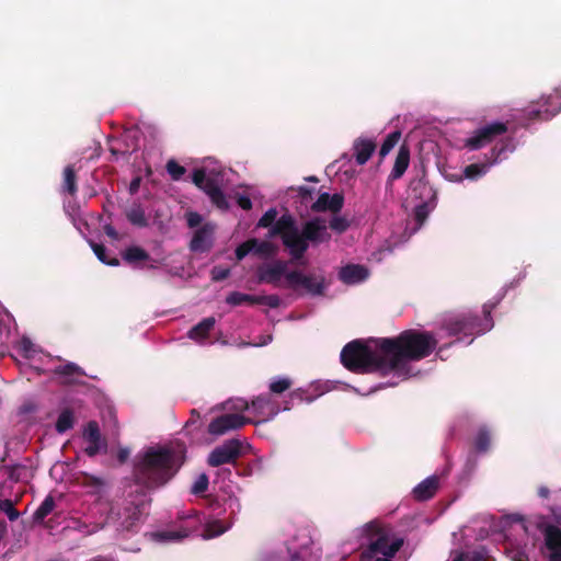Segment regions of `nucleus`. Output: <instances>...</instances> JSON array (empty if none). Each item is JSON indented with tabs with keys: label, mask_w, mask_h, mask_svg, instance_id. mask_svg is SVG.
Wrapping results in <instances>:
<instances>
[{
	"label": "nucleus",
	"mask_w": 561,
	"mask_h": 561,
	"mask_svg": "<svg viewBox=\"0 0 561 561\" xmlns=\"http://www.w3.org/2000/svg\"><path fill=\"white\" fill-rule=\"evenodd\" d=\"M240 453V442L236 439L227 440L210 453L208 457V463L213 467H217L224 463L232 462L239 457Z\"/></svg>",
	"instance_id": "obj_14"
},
{
	"label": "nucleus",
	"mask_w": 561,
	"mask_h": 561,
	"mask_svg": "<svg viewBox=\"0 0 561 561\" xmlns=\"http://www.w3.org/2000/svg\"><path fill=\"white\" fill-rule=\"evenodd\" d=\"M233 400H229L225 403L226 414L215 419L209 424V433L214 435H222L231 430H237L243 426L248 421H251L250 417L243 416L241 413L243 411H238L233 409Z\"/></svg>",
	"instance_id": "obj_8"
},
{
	"label": "nucleus",
	"mask_w": 561,
	"mask_h": 561,
	"mask_svg": "<svg viewBox=\"0 0 561 561\" xmlns=\"http://www.w3.org/2000/svg\"><path fill=\"white\" fill-rule=\"evenodd\" d=\"M402 543L403 541L400 538L379 536L362 553V561H392Z\"/></svg>",
	"instance_id": "obj_6"
},
{
	"label": "nucleus",
	"mask_w": 561,
	"mask_h": 561,
	"mask_svg": "<svg viewBox=\"0 0 561 561\" xmlns=\"http://www.w3.org/2000/svg\"><path fill=\"white\" fill-rule=\"evenodd\" d=\"M90 515L92 518H95V522L88 533L93 534L104 528L105 525L110 523L113 518V510L108 502L98 501L90 508Z\"/></svg>",
	"instance_id": "obj_15"
},
{
	"label": "nucleus",
	"mask_w": 561,
	"mask_h": 561,
	"mask_svg": "<svg viewBox=\"0 0 561 561\" xmlns=\"http://www.w3.org/2000/svg\"><path fill=\"white\" fill-rule=\"evenodd\" d=\"M453 561H463V556L462 553H458L454 557Z\"/></svg>",
	"instance_id": "obj_54"
},
{
	"label": "nucleus",
	"mask_w": 561,
	"mask_h": 561,
	"mask_svg": "<svg viewBox=\"0 0 561 561\" xmlns=\"http://www.w3.org/2000/svg\"><path fill=\"white\" fill-rule=\"evenodd\" d=\"M124 259L129 263H138L147 260L148 255L142 249L138 247H131L125 251Z\"/></svg>",
	"instance_id": "obj_32"
},
{
	"label": "nucleus",
	"mask_w": 561,
	"mask_h": 561,
	"mask_svg": "<svg viewBox=\"0 0 561 561\" xmlns=\"http://www.w3.org/2000/svg\"><path fill=\"white\" fill-rule=\"evenodd\" d=\"M409 150L405 147H401L397 154L394 167L391 172L392 178L398 179L405 172L409 165Z\"/></svg>",
	"instance_id": "obj_25"
},
{
	"label": "nucleus",
	"mask_w": 561,
	"mask_h": 561,
	"mask_svg": "<svg viewBox=\"0 0 561 561\" xmlns=\"http://www.w3.org/2000/svg\"><path fill=\"white\" fill-rule=\"evenodd\" d=\"M211 275L215 280H221L229 275V270L222 267H214L211 271Z\"/></svg>",
	"instance_id": "obj_47"
},
{
	"label": "nucleus",
	"mask_w": 561,
	"mask_h": 561,
	"mask_svg": "<svg viewBox=\"0 0 561 561\" xmlns=\"http://www.w3.org/2000/svg\"><path fill=\"white\" fill-rule=\"evenodd\" d=\"M18 354L21 358L27 360L30 366L38 371H46V363L50 360V356L45 354L42 350L27 337L20 340L16 346Z\"/></svg>",
	"instance_id": "obj_12"
},
{
	"label": "nucleus",
	"mask_w": 561,
	"mask_h": 561,
	"mask_svg": "<svg viewBox=\"0 0 561 561\" xmlns=\"http://www.w3.org/2000/svg\"><path fill=\"white\" fill-rule=\"evenodd\" d=\"M0 511L3 512L10 520H15L19 517V513L14 508L11 500H0Z\"/></svg>",
	"instance_id": "obj_37"
},
{
	"label": "nucleus",
	"mask_w": 561,
	"mask_h": 561,
	"mask_svg": "<svg viewBox=\"0 0 561 561\" xmlns=\"http://www.w3.org/2000/svg\"><path fill=\"white\" fill-rule=\"evenodd\" d=\"M253 253L262 257H268L276 253V248L268 241H259L255 239V244H253Z\"/></svg>",
	"instance_id": "obj_29"
},
{
	"label": "nucleus",
	"mask_w": 561,
	"mask_h": 561,
	"mask_svg": "<svg viewBox=\"0 0 561 561\" xmlns=\"http://www.w3.org/2000/svg\"><path fill=\"white\" fill-rule=\"evenodd\" d=\"M167 170L173 180H179L185 173V169L173 160L167 164Z\"/></svg>",
	"instance_id": "obj_41"
},
{
	"label": "nucleus",
	"mask_w": 561,
	"mask_h": 561,
	"mask_svg": "<svg viewBox=\"0 0 561 561\" xmlns=\"http://www.w3.org/2000/svg\"><path fill=\"white\" fill-rule=\"evenodd\" d=\"M184 461L183 448L173 445H154L144 448L135 458L137 481L153 488L167 483Z\"/></svg>",
	"instance_id": "obj_3"
},
{
	"label": "nucleus",
	"mask_w": 561,
	"mask_h": 561,
	"mask_svg": "<svg viewBox=\"0 0 561 561\" xmlns=\"http://www.w3.org/2000/svg\"><path fill=\"white\" fill-rule=\"evenodd\" d=\"M91 248H92L94 254L98 256V259L102 263L107 264V265H117L118 264L117 259H112V260L107 259L106 250L103 245L91 242Z\"/></svg>",
	"instance_id": "obj_34"
},
{
	"label": "nucleus",
	"mask_w": 561,
	"mask_h": 561,
	"mask_svg": "<svg viewBox=\"0 0 561 561\" xmlns=\"http://www.w3.org/2000/svg\"><path fill=\"white\" fill-rule=\"evenodd\" d=\"M217 175L214 171H208L206 168L197 169L193 173V182L222 210L230 207L229 201L236 202L244 210L252 207L250 197L243 193L236 192L229 196L224 195L217 186Z\"/></svg>",
	"instance_id": "obj_5"
},
{
	"label": "nucleus",
	"mask_w": 561,
	"mask_h": 561,
	"mask_svg": "<svg viewBox=\"0 0 561 561\" xmlns=\"http://www.w3.org/2000/svg\"><path fill=\"white\" fill-rule=\"evenodd\" d=\"M253 244H255V239H250L240 244L236 250L237 259L242 260L249 253H253Z\"/></svg>",
	"instance_id": "obj_40"
},
{
	"label": "nucleus",
	"mask_w": 561,
	"mask_h": 561,
	"mask_svg": "<svg viewBox=\"0 0 561 561\" xmlns=\"http://www.w3.org/2000/svg\"><path fill=\"white\" fill-rule=\"evenodd\" d=\"M490 169L489 163H473L465 168L463 179L477 180L483 176Z\"/></svg>",
	"instance_id": "obj_27"
},
{
	"label": "nucleus",
	"mask_w": 561,
	"mask_h": 561,
	"mask_svg": "<svg viewBox=\"0 0 561 561\" xmlns=\"http://www.w3.org/2000/svg\"><path fill=\"white\" fill-rule=\"evenodd\" d=\"M291 398H299L300 400H302V394L300 392H293L290 394Z\"/></svg>",
	"instance_id": "obj_55"
},
{
	"label": "nucleus",
	"mask_w": 561,
	"mask_h": 561,
	"mask_svg": "<svg viewBox=\"0 0 561 561\" xmlns=\"http://www.w3.org/2000/svg\"><path fill=\"white\" fill-rule=\"evenodd\" d=\"M133 524H134L133 522H127V523H126V525H125V523H124L123 525H124V527H125L126 529H128L129 527H131V526H133Z\"/></svg>",
	"instance_id": "obj_57"
},
{
	"label": "nucleus",
	"mask_w": 561,
	"mask_h": 561,
	"mask_svg": "<svg viewBox=\"0 0 561 561\" xmlns=\"http://www.w3.org/2000/svg\"><path fill=\"white\" fill-rule=\"evenodd\" d=\"M214 230L215 227L210 224H206L198 229L191 241L192 251L204 252L208 250L211 245Z\"/></svg>",
	"instance_id": "obj_18"
},
{
	"label": "nucleus",
	"mask_w": 561,
	"mask_h": 561,
	"mask_svg": "<svg viewBox=\"0 0 561 561\" xmlns=\"http://www.w3.org/2000/svg\"><path fill=\"white\" fill-rule=\"evenodd\" d=\"M490 309H486L484 306L485 318L481 324H477L476 320L472 318H453L448 323L447 331L450 335H456L461 332H474L477 334H482L493 327L492 319L490 318Z\"/></svg>",
	"instance_id": "obj_11"
},
{
	"label": "nucleus",
	"mask_w": 561,
	"mask_h": 561,
	"mask_svg": "<svg viewBox=\"0 0 561 561\" xmlns=\"http://www.w3.org/2000/svg\"><path fill=\"white\" fill-rule=\"evenodd\" d=\"M545 545L550 553H561V528L547 525L543 529Z\"/></svg>",
	"instance_id": "obj_21"
},
{
	"label": "nucleus",
	"mask_w": 561,
	"mask_h": 561,
	"mask_svg": "<svg viewBox=\"0 0 561 561\" xmlns=\"http://www.w3.org/2000/svg\"><path fill=\"white\" fill-rule=\"evenodd\" d=\"M438 486V480L435 477L426 478L424 481L419 483L414 490L413 494L415 499L424 501L434 495Z\"/></svg>",
	"instance_id": "obj_22"
},
{
	"label": "nucleus",
	"mask_w": 561,
	"mask_h": 561,
	"mask_svg": "<svg viewBox=\"0 0 561 561\" xmlns=\"http://www.w3.org/2000/svg\"><path fill=\"white\" fill-rule=\"evenodd\" d=\"M188 533L186 530H164L157 531L151 534V538L158 542H171V541H180L183 538L187 537Z\"/></svg>",
	"instance_id": "obj_26"
},
{
	"label": "nucleus",
	"mask_w": 561,
	"mask_h": 561,
	"mask_svg": "<svg viewBox=\"0 0 561 561\" xmlns=\"http://www.w3.org/2000/svg\"><path fill=\"white\" fill-rule=\"evenodd\" d=\"M353 148L357 163L365 164L375 151L376 145L371 139L358 138Z\"/></svg>",
	"instance_id": "obj_20"
},
{
	"label": "nucleus",
	"mask_w": 561,
	"mask_h": 561,
	"mask_svg": "<svg viewBox=\"0 0 561 561\" xmlns=\"http://www.w3.org/2000/svg\"><path fill=\"white\" fill-rule=\"evenodd\" d=\"M277 214L275 208H270L260 218L257 226L263 228L271 227L268 233L270 238L280 236L284 245L288 249L294 259L302 256L308 249V241L322 243L330 239V233L324 220H310L300 232L291 215L285 214L276 220Z\"/></svg>",
	"instance_id": "obj_2"
},
{
	"label": "nucleus",
	"mask_w": 561,
	"mask_h": 561,
	"mask_svg": "<svg viewBox=\"0 0 561 561\" xmlns=\"http://www.w3.org/2000/svg\"><path fill=\"white\" fill-rule=\"evenodd\" d=\"M290 263L274 260L257 267L256 275L260 283L271 284L274 287L301 290L311 295L323 291L324 278L312 274H305L298 270H290Z\"/></svg>",
	"instance_id": "obj_4"
},
{
	"label": "nucleus",
	"mask_w": 561,
	"mask_h": 561,
	"mask_svg": "<svg viewBox=\"0 0 561 561\" xmlns=\"http://www.w3.org/2000/svg\"><path fill=\"white\" fill-rule=\"evenodd\" d=\"M131 518H133L134 520H136V519L138 518V517L136 516V513H133Z\"/></svg>",
	"instance_id": "obj_58"
},
{
	"label": "nucleus",
	"mask_w": 561,
	"mask_h": 561,
	"mask_svg": "<svg viewBox=\"0 0 561 561\" xmlns=\"http://www.w3.org/2000/svg\"><path fill=\"white\" fill-rule=\"evenodd\" d=\"M107 236H110L111 238L113 239H116L117 238V232L115 231V229L113 227H106L105 229Z\"/></svg>",
	"instance_id": "obj_52"
},
{
	"label": "nucleus",
	"mask_w": 561,
	"mask_h": 561,
	"mask_svg": "<svg viewBox=\"0 0 561 561\" xmlns=\"http://www.w3.org/2000/svg\"><path fill=\"white\" fill-rule=\"evenodd\" d=\"M73 425V416L72 413L68 410H65L60 413L58 416L57 423H56V430L59 433H65L66 431L70 430Z\"/></svg>",
	"instance_id": "obj_30"
},
{
	"label": "nucleus",
	"mask_w": 561,
	"mask_h": 561,
	"mask_svg": "<svg viewBox=\"0 0 561 561\" xmlns=\"http://www.w3.org/2000/svg\"><path fill=\"white\" fill-rule=\"evenodd\" d=\"M257 296L248 295L239 291L231 293L227 297V302L232 306H238L242 304L256 305Z\"/></svg>",
	"instance_id": "obj_28"
},
{
	"label": "nucleus",
	"mask_w": 561,
	"mask_h": 561,
	"mask_svg": "<svg viewBox=\"0 0 561 561\" xmlns=\"http://www.w3.org/2000/svg\"><path fill=\"white\" fill-rule=\"evenodd\" d=\"M79 371V368L75 365V364H68L64 367V369L60 371L62 374H72V373H78Z\"/></svg>",
	"instance_id": "obj_50"
},
{
	"label": "nucleus",
	"mask_w": 561,
	"mask_h": 561,
	"mask_svg": "<svg viewBox=\"0 0 561 561\" xmlns=\"http://www.w3.org/2000/svg\"><path fill=\"white\" fill-rule=\"evenodd\" d=\"M343 206V196L339 193L330 195L322 193L313 203L312 209L316 211H339Z\"/></svg>",
	"instance_id": "obj_19"
},
{
	"label": "nucleus",
	"mask_w": 561,
	"mask_h": 561,
	"mask_svg": "<svg viewBox=\"0 0 561 561\" xmlns=\"http://www.w3.org/2000/svg\"><path fill=\"white\" fill-rule=\"evenodd\" d=\"M64 178H65V188L70 194H73L76 192V183H75V172L71 167H67L65 169Z\"/></svg>",
	"instance_id": "obj_39"
},
{
	"label": "nucleus",
	"mask_w": 561,
	"mask_h": 561,
	"mask_svg": "<svg viewBox=\"0 0 561 561\" xmlns=\"http://www.w3.org/2000/svg\"><path fill=\"white\" fill-rule=\"evenodd\" d=\"M233 409L238 411H249L253 415L255 423L265 422L273 419L279 412V409L270 398L259 397L249 404L244 399H234Z\"/></svg>",
	"instance_id": "obj_7"
},
{
	"label": "nucleus",
	"mask_w": 561,
	"mask_h": 561,
	"mask_svg": "<svg viewBox=\"0 0 561 561\" xmlns=\"http://www.w3.org/2000/svg\"><path fill=\"white\" fill-rule=\"evenodd\" d=\"M129 455H130V450L128 448H121L118 450V459H119V461L124 462L125 460H127Z\"/></svg>",
	"instance_id": "obj_49"
},
{
	"label": "nucleus",
	"mask_w": 561,
	"mask_h": 561,
	"mask_svg": "<svg viewBox=\"0 0 561 561\" xmlns=\"http://www.w3.org/2000/svg\"><path fill=\"white\" fill-rule=\"evenodd\" d=\"M400 131H393L387 136L380 148V156L386 157L400 140Z\"/></svg>",
	"instance_id": "obj_33"
},
{
	"label": "nucleus",
	"mask_w": 561,
	"mask_h": 561,
	"mask_svg": "<svg viewBox=\"0 0 561 561\" xmlns=\"http://www.w3.org/2000/svg\"><path fill=\"white\" fill-rule=\"evenodd\" d=\"M208 488V477L205 473L199 474L195 482L192 485V493L193 494H201L205 492Z\"/></svg>",
	"instance_id": "obj_38"
},
{
	"label": "nucleus",
	"mask_w": 561,
	"mask_h": 561,
	"mask_svg": "<svg viewBox=\"0 0 561 561\" xmlns=\"http://www.w3.org/2000/svg\"><path fill=\"white\" fill-rule=\"evenodd\" d=\"M347 226V221L341 217L333 218L330 224V227L337 232H343L344 230H346Z\"/></svg>",
	"instance_id": "obj_45"
},
{
	"label": "nucleus",
	"mask_w": 561,
	"mask_h": 561,
	"mask_svg": "<svg viewBox=\"0 0 561 561\" xmlns=\"http://www.w3.org/2000/svg\"><path fill=\"white\" fill-rule=\"evenodd\" d=\"M127 217L130 222L137 226L146 225L145 213L140 207H134L127 213Z\"/></svg>",
	"instance_id": "obj_36"
},
{
	"label": "nucleus",
	"mask_w": 561,
	"mask_h": 561,
	"mask_svg": "<svg viewBox=\"0 0 561 561\" xmlns=\"http://www.w3.org/2000/svg\"><path fill=\"white\" fill-rule=\"evenodd\" d=\"M229 527V525H224L218 519H208L205 522L204 533L202 534V537L204 539L215 538L224 534Z\"/></svg>",
	"instance_id": "obj_24"
},
{
	"label": "nucleus",
	"mask_w": 561,
	"mask_h": 561,
	"mask_svg": "<svg viewBox=\"0 0 561 561\" xmlns=\"http://www.w3.org/2000/svg\"><path fill=\"white\" fill-rule=\"evenodd\" d=\"M83 438L87 443L85 453L89 456H94L105 448V443L101 438L99 425L95 422H90L84 431Z\"/></svg>",
	"instance_id": "obj_16"
},
{
	"label": "nucleus",
	"mask_w": 561,
	"mask_h": 561,
	"mask_svg": "<svg viewBox=\"0 0 561 561\" xmlns=\"http://www.w3.org/2000/svg\"><path fill=\"white\" fill-rule=\"evenodd\" d=\"M215 327V319L214 318H206L202 322H199L197 325H195L191 331L188 332L190 339L196 341L197 343H204L209 334V332Z\"/></svg>",
	"instance_id": "obj_23"
},
{
	"label": "nucleus",
	"mask_w": 561,
	"mask_h": 561,
	"mask_svg": "<svg viewBox=\"0 0 561 561\" xmlns=\"http://www.w3.org/2000/svg\"><path fill=\"white\" fill-rule=\"evenodd\" d=\"M489 444H490L489 434L484 430L480 431L476 438V448L479 451H485L489 447Z\"/></svg>",
	"instance_id": "obj_42"
},
{
	"label": "nucleus",
	"mask_w": 561,
	"mask_h": 561,
	"mask_svg": "<svg viewBox=\"0 0 561 561\" xmlns=\"http://www.w3.org/2000/svg\"><path fill=\"white\" fill-rule=\"evenodd\" d=\"M506 131L503 123H492L478 129L472 136L466 139L465 147L470 150H478L493 140L495 136L502 135Z\"/></svg>",
	"instance_id": "obj_13"
},
{
	"label": "nucleus",
	"mask_w": 561,
	"mask_h": 561,
	"mask_svg": "<svg viewBox=\"0 0 561 561\" xmlns=\"http://www.w3.org/2000/svg\"><path fill=\"white\" fill-rule=\"evenodd\" d=\"M256 305H266L276 308L279 305V298L276 295L257 296Z\"/></svg>",
	"instance_id": "obj_44"
},
{
	"label": "nucleus",
	"mask_w": 561,
	"mask_h": 561,
	"mask_svg": "<svg viewBox=\"0 0 561 561\" xmlns=\"http://www.w3.org/2000/svg\"><path fill=\"white\" fill-rule=\"evenodd\" d=\"M54 507H55L54 499L51 496H47L43 501L41 506L36 510L35 514H34L35 519L38 522L43 520L46 516H48L53 512Z\"/></svg>",
	"instance_id": "obj_31"
},
{
	"label": "nucleus",
	"mask_w": 561,
	"mask_h": 561,
	"mask_svg": "<svg viewBox=\"0 0 561 561\" xmlns=\"http://www.w3.org/2000/svg\"><path fill=\"white\" fill-rule=\"evenodd\" d=\"M373 527H375V525H373V524L367 525V529H370Z\"/></svg>",
	"instance_id": "obj_59"
},
{
	"label": "nucleus",
	"mask_w": 561,
	"mask_h": 561,
	"mask_svg": "<svg viewBox=\"0 0 561 561\" xmlns=\"http://www.w3.org/2000/svg\"><path fill=\"white\" fill-rule=\"evenodd\" d=\"M186 219L191 228L197 227L202 222V216L197 213H187Z\"/></svg>",
	"instance_id": "obj_46"
},
{
	"label": "nucleus",
	"mask_w": 561,
	"mask_h": 561,
	"mask_svg": "<svg viewBox=\"0 0 561 561\" xmlns=\"http://www.w3.org/2000/svg\"><path fill=\"white\" fill-rule=\"evenodd\" d=\"M138 184H139L138 180H137V181H134V182L131 183V185H130V188H131V190H136V188H137V186H138Z\"/></svg>",
	"instance_id": "obj_56"
},
{
	"label": "nucleus",
	"mask_w": 561,
	"mask_h": 561,
	"mask_svg": "<svg viewBox=\"0 0 561 561\" xmlns=\"http://www.w3.org/2000/svg\"><path fill=\"white\" fill-rule=\"evenodd\" d=\"M436 344L430 333L405 331L396 340L353 341L342 350L341 362L353 371H394L399 377H405V360L430 355Z\"/></svg>",
	"instance_id": "obj_1"
},
{
	"label": "nucleus",
	"mask_w": 561,
	"mask_h": 561,
	"mask_svg": "<svg viewBox=\"0 0 561 561\" xmlns=\"http://www.w3.org/2000/svg\"><path fill=\"white\" fill-rule=\"evenodd\" d=\"M561 111V95L549 94L537 102L528 104V123L533 121H549Z\"/></svg>",
	"instance_id": "obj_10"
},
{
	"label": "nucleus",
	"mask_w": 561,
	"mask_h": 561,
	"mask_svg": "<svg viewBox=\"0 0 561 561\" xmlns=\"http://www.w3.org/2000/svg\"><path fill=\"white\" fill-rule=\"evenodd\" d=\"M549 493H550V491H549V489H548V488H546V486H541V488H539V490H538V495H539L540 497H543V499H547V497L549 496Z\"/></svg>",
	"instance_id": "obj_51"
},
{
	"label": "nucleus",
	"mask_w": 561,
	"mask_h": 561,
	"mask_svg": "<svg viewBox=\"0 0 561 561\" xmlns=\"http://www.w3.org/2000/svg\"><path fill=\"white\" fill-rule=\"evenodd\" d=\"M445 179H447L450 182H461L463 180V172L462 173H444Z\"/></svg>",
	"instance_id": "obj_48"
},
{
	"label": "nucleus",
	"mask_w": 561,
	"mask_h": 561,
	"mask_svg": "<svg viewBox=\"0 0 561 561\" xmlns=\"http://www.w3.org/2000/svg\"><path fill=\"white\" fill-rule=\"evenodd\" d=\"M369 276L368 270L360 264H347L339 272L340 279L346 285H356Z\"/></svg>",
	"instance_id": "obj_17"
},
{
	"label": "nucleus",
	"mask_w": 561,
	"mask_h": 561,
	"mask_svg": "<svg viewBox=\"0 0 561 561\" xmlns=\"http://www.w3.org/2000/svg\"><path fill=\"white\" fill-rule=\"evenodd\" d=\"M549 561H561V553H550Z\"/></svg>",
	"instance_id": "obj_53"
},
{
	"label": "nucleus",
	"mask_w": 561,
	"mask_h": 561,
	"mask_svg": "<svg viewBox=\"0 0 561 561\" xmlns=\"http://www.w3.org/2000/svg\"><path fill=\"white\" fill-rule=\"evenodd\" d=\"M431 211V208L428 207L427 204H421V205H417L415 207V210H414V216H415V219L417 220L419 225L421 226L423 224V221L426 219V217L428 216Z\"/></svg>",
	"instance_id": "obj_43"
},
{
	"label": "nucleus",
	"mask_w": 561,
	"mask_h": 561,
	"mask_svg": "<svg viewBox=\"0 0 561 561\" xmlns=\"http://www.w3.org/2000/svg\"><path fill=\"white\" fill-rule=\"evenodd\" d=\"M290 386L291 381L289 378L278 377L270 383V389L272 392L282 393L286 391Z\"/></svg>",
	"instance_id": "obj_35"
},
{
	"label": "nucleus",
	"mask_w": 561,
	"mask_h": 561,
	"mask_svg": "<svg viewBox=\"0 0 561 561\" xmlns=\"http://www.w3.org/2000/svg\"><path fill=\"white\" fill-rule=\"evenodd\" d=\"M501 524L503 525L504 539L507 542L505 549L508 558L512 561H526V554L523 549L516 547L511 539V534L519 531H526V523L522 516L518 515H508L504 516L501 519Z\"/></svg>",
	"instance_id": "obj_9"
}]
</instances>
